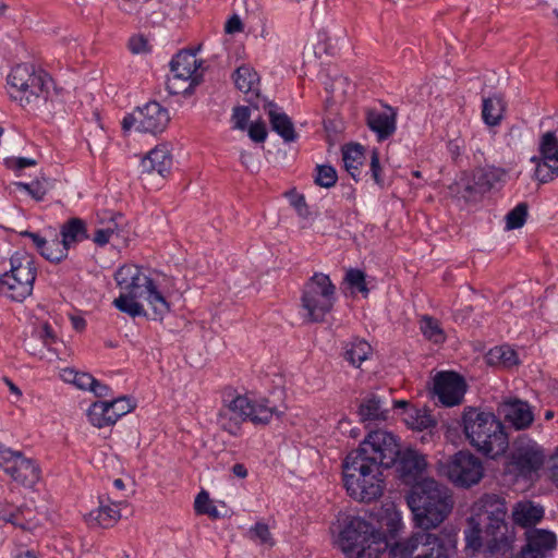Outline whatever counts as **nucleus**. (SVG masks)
Returning a JSON list of instances; mask_svg holds the SVG:
<instances>
[{
    "label": "nucleus",
    "instance_id": "1",
    "mask_svg": "<svg viewBox=\"0 0 558 558\" xmlns=\"http://www.w3.org/2000/svg\"><path fill=\"white\" fill-rule=\"evenodd\" d=\"M408 505L413 512L415 524L422 530H430L449 515L453 508V499L446 486L433 478H423L412 486Z\"/></svg>",
    "mask_w": 558,
    "mask_h": 558
},
{
    "label": "nucleus",
    "instance_id": "2",
    "mask_svg": "<svg viewBox=\"0 0 558 558\" xmlns=\"http://www.w3.org/2000/svg\"><path fill=\"white\" fill-rule=\"evenodd\" d=\"M462 422L465 438L476 451L490 459L506 453L508 435L494 413L469 408L463 412Z\"/></svg>",
    "mask_w": 558,
    "mask_h": 558
},
{
    "label": "nucleus",
    "instance_id": "3",
    "mask_svg": "<svg viewBox=\"0 0 558 558\" xmlns=\"http://www.w3.org/2000/svg\"><path fill=\"white\" fill-rule=\"evenodd\" d=\"M10 98L23 108L38 110L52 102L51 77L37 71L34 64L21 63L12 68L7 78Z\"/></svg>",
    "mask_w": 558,
    "mask_h": 558
},
{
    "label": "nucleus",
    "instance_id": "4",
    "mask_svg": "<svg viewBox=\"0 0 558 558\" xmlns=\"http://www.w3.org/2000/svg\"><path fill=\"white\" fill-rule=\"evenodd\" d=\"M383 466L350 452L342 463V478L350 497L371 502L381 497L385 489Z\"/></svg>",
    "mask_w": 558,
    "mask_h": 558
},
{
    "label": "nucleus",
    "instance_id": "5",
    "mask_svg": "<svg viewBox=\"0 0 558 558\" xmlns=\"http://www.w3.org/2000/svg\"><path fill=\"white\" fill-rule=\"evenodd\" d=\"M338 544L350 558H378L388 548L386 535L360 517L344 520Z\"/></svg>",
    "mask_w": 558,
    "mask_h": 558
},
{
    "label": "nucleus",
    "instance_id": "6",
    "mask_svg": "<svg viewBox=\"0 0 558 558\" xmlns=\"http://www.w3.org/2000/svg\"><path fill=\"white\" fill-rule=\"evenodd\" d=\"M277 413L267 401L253 402L246 396L238 395L225 404L218 412L217 424L230 435L240 434L242 423L250 420L254 424H268Z\"/></svg>",
    "mask_w": 558,
    "mask_h": 558
},
{
    "label": "nucleus",
    "instance_id": "7",
    "mask_svg": "<svg viewBox=\"0 0 558 558\" xmlns=\"http://www.w3.org/2000/svg\"><path fill=\"white\" fill-rule=\"evenodd\" d=\"M482 506L487 514L485 539L490 555H505L511 549L513 536L505 521L507 507L505 499L496 494H486Z\"/></svg>",
    "mask_w": 558,
    "mask_h": 558
},
{
    "label": "nucleus",
    "instance_id": "8",
    "mask_svg": "<svg viewBox=\"0 0 558 558\" xmlns=\"http://www.w3.org/2000/svg\"><path fill=\"white\" fill-rule=\"evenodd\" d=\"M11 268L0 277V291L9 299L22 302L34 289L37 268L32 255L15 252L10 258Z\"/></svg>",
    "mask_w": 558,
    "mask_h": 558
},
{
    "label": "nucleus",
    "instance_id": "9",
    "mask_svg": "<svg viewBox=\"0 0 558 558\" xmlns=\"http://www.w3.org/2000/svg\"><path fill=\"white\" fill-rule=\"evenodd\" d=\"M336 302V287L329 276L315 272L304 284L301 298L302 308L311 323L324 322Z\"/></svg>",
    "mask_w": 558,
    "mask_h": 558
},
{
    "label": "nucleus",
    "instance_id": "10",
    "mask_svg": "<svg viewBox=\"0 0 558 558\" xmlns=\"http://www.w3.org/2000/svg\"><path fill=\"white\" fill-rule=\"evenodd\" d=\"M437 471L454 486L469 488L484 475L482 461L469 451H459L445 461H438Z\"/></svg>",
    "mask_w": 558,
    "mask_h": 558
},
{
    "label": "nucleus",
    "instance_id": "11",
    "mask_svg": "<svg viewBox=\"0 0 558 558\" xmlns=\"http://www.w3.org/2000/svg\"><path fill=\"white\" fill-rule=\"evenodd\" d=\"M352 452L360 453L361 457L388 469L396 464L400 454V445L392 433L385 429H375L371 430L359 448Z\"/></svg>",
    "mask_w": 558,
    "mask_h": 558
},
{
    "label": "nucleus",
    "instance_id": "12",
    "mask_svg": "<svg viewBox=\"0 0 558 558\" xmlns=\"http://www.w3.org/2000/svg\"><path fill=\"white\" fill-rule=\"evenodd\" d=\"M545 459L546 453L541 445L531 438L519 437L513 442L508 468L518 476L531 478L543 468Z\"/></svg>",
    "mask_w": 558,
    "mask_h": 558
},
{
    "label": "nucleus",
    "instance_id": "13",
    "mask_svg": "<svg viewBox=\"0 0 558 558\" xmlns=\"http://www.w3.org/2000/svg\"><path fill=\"white\" fill-rule=\"evenodd\" d=\"M170 65L172 75L167 81L169 93L172 95L191 94L202 77L197 72L199 64L196 54L191 51H180L172 59Z\"/></svg>",
    "mask_w": 558,
    "mask_h": 558
},
{
    "label": "nucleus",
    "instance_id": "14",
    "mask_svg": "<svg viewBox=\"0 0 558 558\" xmlns=\"http://www.w3.org/2000/svg\"><path fill=\"white\" fill-rule=\"evenodd\" d=\"M170 121L168 110L157 101L147 102L122 120V130L129 132L133 126L138 132L157 134L162 132Z\"/></svg>",
    "mask_w": 558,
    "mask_h": 558
},
{
    "label": "nucleus",
    "instance_id": "15",
    "mask_svg": "<svg viewBox=\"0 0 558 558\" xmlns=\"http://www.w3.org/2000/svg\"><path fill=\"white\" fill-rule=\"evenodd\" d=\"M0 468L14 482L25 487L34 486L40 477V470L34 460L24 457L21 451L10 448L0 449Z\"/></svg>",
    "mask_w": 558,
    "mask_h": 558
},
{
    "label": "nucleus",
    "instance_id": "16",
    "mask_svg": "<svg viewBox=\"0 0 558 558\" xmlns=\"http://www.w3.org/2000/svg\"><path fill=\"white\" fill-rule=\"evenodd\" d=\"M122 294H129L133 298H143L146 300L155 313V319L161 318L170 311V305L165 296L157 290L151 278L143 274L141 270L137 276L128 281L121 289Z\"/></svg>",
    "mask_w": 558,
    "mask_h": 558
},
{
    "label": "nucleus",
    "instance_id": "17",
    "mask_svg": "<svg viewBox=\"0 0 558 558\" xmlns=\"http://www.w3.org/2000/svg\"><path fill=\"white\" fill-rule=\"evenodd\" d=\"M135 408V402L129 397H120L112 401H97L88 409L89 422L98 427L113 425L121 416L130 413Z\"/></svg>",
    "mask_w": 558,
    "mask_h": 558
},
{
    "label": "nucleus",
    "instance_id": "18",
    "mask_svg": "<svg viewBox=\"0 0 558 558\" xmlns=\"http://www.w3.org/2000/svg\"><path fill=\"white\" fill-rule=\"evenodd\" d=\"M541 157H533L536 163L535 177L542 183H547L558 177V141L554 133L543 135L539 145Z\"/></svg>",
    "mask_w": 558,
    "mask_h": 558
},
{
    "label": "nucleus",
    "instance_id": "19",
    "mask_svg": "<svg viewBox=\"0 0 558 558\" xmlns=\"http://www.w3.org/2000/svg\"><path fill=\"white\" fill-rule=\"evenodd\" d=\"M465 389L464 378L454 372H439L434 378V395L445 407L460 404Z\"/></svg>",
    "mask_w": 558,
    "mask_h": 558
},
{
    "label": "nucleus",
    "instance_id": "20",
    "mask_svg": "<svg viewBox=\"0 0 558 558\" xmlns=\"http://www.w3.org/2000/svg\"><path fill=\"white\" fill-rule=\"evenodd\" d=\"M396 463L399 477L408 485L416 482L427 465L425 457L413 449L400 450Z\"/></svg>",
    "mask_w": 558,
    "mask_h": 558
},
{
    "label": "nucleus",
    "instance_id": "21",
    "mask_svg": "<svg viewBox=\"0 0 558 558\" xmlns=\"http://www.w3.org/2000/svg\"><path fill=\"white\" fill-rule=\"evenodd\" d=\"M396 110L390 106H385L383 110H368L366 123L376 133L379 141H385L396 132Z\"/></svg>",
    "mask_w": 558,
    "mask_h": 558
},
{
    "label": "nucleus",
    "instance_id": "22",
    "mask_svg": "<svg viewBox=\"0 0 558 558\" xmlns=\"http://www.w3.org/2000/svg\"><path fill=\"white\" fill-rule=\"evenodd\" d=\"M141 166L143 172H157L159 175L166 177L172 167V155L168 145H157L142 159Z\"/></svg>",
    "mask_w": 558,
    "mask_h": 558
},
{
    "label": "nucleus",
    "instance_id": "23",
    "mask_svg": "<svg viewBox=\"0 0 558 558\" xmlns=\"http://www.w3.org/2000/svg\"><path fill=\"white\" fill-rule=\"evenodd\" d=\"M505 420L515 429H525L534 421V414L527 402L521 400L506 401L501 404Z\"/></svg>",
    "mask_w": 558,
    "mask_h": 558
},
{
    "label": "nucleus",
    "instance_id": "24",
    "mask_svg": "<svg viewBox=\"0 0 558 558\" xmlns=\"http://www.w3.org/2000/svg\"><path fill=\"white\" fill-rule=\"evenodd\" d=\"M388 402L376 393L367 395L359 407L362 422H383L388 418Z\"/></svg>",
    "mask_w": 558,
    "mask_h": 558
},
{
    "label": "nucleus",
    "instance_id": "25",
    "mask_svg": "<svg viewBox=\"0 0 558 558\" xmlns=\"http://www.w3.org/2000/svg\"><path fill=\"white\" fill-rule=\"evenodd\" d=\"M267 114L272 131H275L286 143H292L298 140L292 120L282 112L276 104L267 105Z\"/></svg>",
    "mask_w": 558,
    "mask_h": 558
},
{
    "label": "nucleus",
    "instance_id": "26",
    "mask_svg": "<svg viewBox=\"0 0 558 558\" xmlns=\"http://www.w3.org/2000/svg\"><path fill=\"white\" fill-rule=\"evenodd\" d=\"M543 518V507L536 506L530 500L518 502L512 510V520L514 524L526 530L535 527Z\"/></svg>",
    "mask_w": 558,
    "mask_h": 558
},
{
    "label": "nucleus",
    "instance_id": "27",
    "mask_svg": "<svg viewBox=\"0 0 558 558\" xmlns=\"http://www.w3.org/2000/svg\"><path fill=\"white\" fill-rule=\"evenodd\" d=\"M428 539L422 542L416 558H452L453 548L449 539L427 532Z\"/></svg>",
    "mask_w": 558,
    "mask_h": 558
},
{
    "label": "nucleus",
    "instance_id": "28",
    "mask_svg": "<svg viewBox=\"0 0 558 558\" xmlns=\"http://www.w3.org/2000/svg\"><path fill=\"white\" fill-rule=\"evenodd\" d=\"M428 539L427 530L413 533L410 537L397 542L389 549L390 558H416V554L421 551L420 547Z\"/></svg>",
    "mask_w": 558,
    "mask_h": 558
},
{
    "label": "nucleus",
    "instance_id": "29",
    "mask_svg": "<svg viewBox=\"0 0 558 558\" xmlns=\"http://www.w3.org/2000/svg\"><path fill=\"white\" fill-rule=\"evenodd\" d=\"M506 171L494 166L474 170L472 181L477 185V193L484 194L505 181Z\"/></svg>",
    "mask_w": 558,
    "mask_h": 558
},
{
    "label": "nucleus",
    "instance_id": "30",
    "mask_svg": "<svg viewBox=\"0 0 558 558\" xmlns=\"http://www.w3.org/2000/svg\"><path fill=\"white\" fill-rule=\"evenodd\" d=\"M342 160L347 172L357 181L365 160L364 147L360 144L345 145L342 148Z\"/></svg>",
    "mask_w": 558,
    "mask_h": 558
},
{
    "label": "nucleus",
    "instance_id": "31",
    "mask_svg": "<svg viewBox=\"0 0 558 558\" xmlns=\"http://www.w3.org/2000/svg\"><path fill=\"white\" fill-rule=\"evenodd\" d=\"M121 518L120 510L116 505H102L92 510L86 515V521L90 525L100 526V527H111L113 526Z\"/></svg>",
    "mask_w": 558,
    "mask_h": 558
},
{
    "label": "nucleus",
    "instance_id": "32",
    "mask_svg": "<svg viewBox=\"0 0 558 558\" xmlns=\"http://www.w3.org/2000/svg\"><path fill=\"white\" fill-rule=\"evenodd\" d=\"M60 234L62 236L60 241L66 247V251L72 245L88 238L85 222L80 218H71L62 225Z\"/></svg>",
    "mask_w": 558,
    "mask_h": 558
},
{
    "label": "nucleus",
    "instance_id": "33",
    "mask_svg": "<svg viewBox=\"0 0 558 558\" xmlns=\"http://www.w3.org/2000/svg\"><path fill=\"white\" fill-rule=\"evenodd\" d=\"M506 102L501 96L494 95L483 99L482 118L489 126L500 124L504 119Z\"/></svg>",
    "mask_w": 558,
    "mask_h": 558
},
{
    "label": "nucleus",
    "instance_id": "34",
    "mask_svg": "<svg viewBox=\"0 0 558 558\" xmlns=\"http://www.w3.org/2000/svg\"><path fill=\"white\" fill-rule=\"evenodd\" d=\"M234 84L239 90L258 96L259 76L252 68L239 66L234 72Z\"/></svg>",
    "mask_w": 558,
    "mask_h": 558
},
{
    "label": "nucleus",
    "instance_id": "35",
    "mask_svg": "<svg viewBox=\"0 0 558 558\" xmlns=\"http://www.w3.org/2000/svg\"><path fill=\"white\" fill-rule=\"evenodd\" d=\"M371 350V345L365 340L356 339L344 347V359L359 367L367 359Z\"/></svg>",
    "mask_w": 558,
    "mask_h": 558
},
{
    "label": "nucleus",
    "instance_id": "36",
    "mask_svg": "<svg viewBox=\"0 0 558 558\" xmlns=\"http://www.w3.org/2000/svg\"><path fill=\"white\" fill-rule=\"evenodd\" d=\"M38 252L44 258L51 263H60L68 256L66 247L59 240L58 235H54L50 241L47 240Z\"/></svg>",
    "mask_w": 558,
    "mask_h": 558
},
{
    "label": "nucleus",
    "instance_id": "37",
    "mask_svg": "<svg viewBox=\"0 0 558 558\" xmlns=\"http://www.w3.org/2000/svg\"><path fill=\"white\" fill-rule=\"evenodd\" d=\"M465 542L466 547L473 549L474 551L480 550L483 546L485 550L489 553L486 539H485V531L482 534V530L480 527V523L475 521L474 518L469 520V529L465 530Z\"/></svg>",
    "mask_w": 558,
    "mask_h": 558
},
{
    "label": "nucleus",
    "instance_id": "38",
    "mask_svg": "<svg viewBox=\"0 0 558 558\" xmlns=\"http://www.w3.org/2000/svg\"><path fill=\"white\" fill-rule=\"evenodd\" d=\"M138 298H133L129 294H120L113 301V305L122 313L129 314L131 317L144 316L146 312L141 303L136 300Z\"/></svg>",
    "mask_w": 558,
    "mask_h": 558
},
{
    "label": "nucleus",
    "instance_id": "39",
    "mask_svg": "<svg viewBox=\"0 0 558 558\" xmlns=\"http://www.w3.org/2000/svg\"><path fill=\"white\" fill-rule=\"evenodd\" d=\"M407 424L416 430H424L435 425L433 416L426 410L412 409L407 417Z\"/></svg>",
    "mask_w": 558,
    "mask_h": 558
},
{
    "label": "nucleus",
    "instance_id": "40",
    "mask_svg": "<svg viewBox=\"0 0 558 558\" xmlns=\"http://www.w3.org/2000/svg\"><path fill=\"white\" fill-rule=\"evenodd\" d=\"M420 328L423 335L435 343H440L445 340V333L440 328L439 322L430 316H424L421 319Z\"/></svg>",
    "mask_w": 558,
    "mask_h": 558
},
{
    "label": "nucleus",
    "instance_id": "41",
    "mask_svg": "<svg viewBox=\"0 0 558 558\" xmlns=\"http://www.w3.org/2000/svg\"><path fill=\"white\" fill-rule=\"evenodd\" d=\"M529 206L526 203H519L506 215V229L513 230L522 228L526 221Z\"/></svg>",
    "mask_w": 558,
    "mask_h": 558
},
{
    "label": "nucleus",
    "instance_id": "42",
    "mask_svg": "<svg viewBox=\"0 0 558 558\" xmlns=\"http://www.w3.org/2000/svg\"><path fill=\"white\" fill-rule=\"evenodd\" d=\"M15 185L20 191L27 192L37 202L43 201L50 189V184L45 178H43V180H36L32 183L17 182Z\"/></svg>",
    "mask_w": 558,
    "mask_h": 558
},
{
    "label": "nucleus",
    "instance_id": "43",
    "mask_svg": "<svg viewBox=\"0 0 558 558\" xmlns=\"http://www.w3.org/2000/svg\"><path fill=\"white\" fill-rule=\"evenodd\" d=\"M489 363L499 362L505 366H512L518 363V356L514 350L509 347H496L488 353Z\"/></svg>",
    "mask_w": 558,
    "mask_h": 558
},
{
    "label": "nucleus",
    "instance_id": "44",
    "mask_svg": "<svg viewBox=\"0 0 558 558\" xmlns=\"http://www.w3.org/2000/svg\"><path fill=\"white\" fill-rule=\"evenodd\" d=\"M338 180L337 171L329 165H318L316 167L315 183L322 187L329 189Z\"/></svg>",
    "mask_w": 558,
    "mask_h": 558
},
{
    "label": "nucleus",
    "instance_id": "45",
    "mask_svg": "<svg viewBox=\"0 0 558 558\" xmlns=\"http://www.w3.org/2000/svg\"><path fill=\"white\" fill-rule=\"evenodd\" d=\"M250 538L258 541L260 544L268 545L270 547L275 545L269 526L263 522H257L250 529Z\"/></svg>",
    "mask_w": 558,
    "mask_h": 558
},
{
    "label": "nucleus",
    "instance_id": "46",
    "mask_svg": "<svg viewBox=\"0 0 558 558\" xmlns=\"http://www.w3.org/2000/svg\"><path fill=\"white\" fill-rule=\"evenodd\" d=\"M19 513L20 509L17 507L0 498V520L5 523H12L13 525L24 527L17 519Z\"/></svg>",
    "mask_w": 558,
    "mask_h": 558
},
{
    "label": "nucleus",
    "instance_id": "47",
    "mask_svg": "<svg viewBox=\"0 0 558 558\" xmlns=\"http://www.w3.org/2000/svg\"><path fill=\"white\" fill-rule=\"evenodd\" d=\"M141 271V268L136 265H123L121 266L114 274V279L117 281V284L120 289H122L128 281L134 278V276H137Z\"/></svg>",
    "mask_w": 558,
    "mask_h": 558
},
{
    "label": "nucleus",
    "instance_id": "48",
    "mask_svg": "<svg viewBox=\"0 0 558 558\" xmlns=\"http://www.w3.org/2000/svg\"><path fill=\"white\" fill-rule=\"evenodd\" d=\"M457 194L460 195L464 201L470 202L476 199L478 196L483 194L477 193V185L473 181V183L469 181L461 180L456 183Z\"/></svg>",
    "mask_w": 558,
    "mask_h": 558
},
{
    "label": "nucleus",
    "instance_id": "49",
    "mask_svg": "<svg viewBox=\"0 0 558 558\" xmlns=\"http://www.w3.org/2000/svg\"><path fill=\"white\" fill-rule=\"evenodd\" d=\"M347 281L353 288H356L361 293L367 295L368 289L365 282V274L359 269H350L345 276Z\"/></svg>",
    "mask_w": 558,
    "mask_h": 558
},
{
    "label": "nucleus",
    "instance_id": "50",
    "mask_svg": "<svg viewBox=\"0 0 558 558\" xmlns=\"http://www.w3.org/2000/svg\"><path fill=\"white\" fill-rule=\"evenodd\" d=\"M369 170L372 173V178L374 179L375 183L379 186L384 185V178L381 175V166L379 162V154L376 149L372 151L371 155V163H369Z\"/></svg>",
    "mask_w": 558,
    "mask_h": 558
},
{
    "label": "nucleus",
    "instance_id": "51",
    "mask_svg": "<svg viewBox=\"0 0 558 558\" xmlns=\"http://www.w3.org/2000/svg\"><path fill=\"white\" fill-rule=\"evenodd\" d=\"M37 165V160L26 157H12L5 159V166L14 171H20L26 167H34Z\"/></svg>",
    "mask_w": 558,
    "mask_h": 558
},
{
    "label": "nucleus",
    "instance_id": "52",
    "mask_svg": "<svg viewBox=\"0 0 558 558\" xmlns=\"http://www.w3.org/2000/svg\"><path fill=\"white\" fill-rule=\"evenodd\" d=\"M290 203L301 218L307 219L310 217L311 211L303 195H293Z\"/></svg>",
    "mask_w": 558,
    "mask_h": 558
},
{
    "label": "nucleus",
    "instance_id": "53",
    "mask_svg": "<svg viewBox=\"0 0 558 558\" xmlns=\"http://www.w3.org/2000/svg\"><path fill=\"white\" fill-rule=\"evenodd\" d=\"M250 119V110L247 107H236L233 110L232 120L234 128L244 130Z\"/></svg>",
    "mask_w": 558,
    "mask_h": 558
},
{
    "label": "nucleus",
    "instance_id": "54",
    "mask_svg": "<svg viewBox=\"0 0 558 558\" xmlns=\"http://www.w3.org/2000/svg\"><path fill=\"white\" fill-rule=\"evenodd\" d=\"M248 136L256 143L265 142L267 137V130L264 122H254L248 129Z\"/></svg>",
    "mask_w": 558,
    "mask_h": 558
},
{
    "label": "nucleus",
    "instance_id": "55",
    "mask_svg": "<svg viewBox=\"0 0 558 558\" xmlns=\"http://www.w3.org/2000/svg\"><path fill=\"white\" fill-rule=\"evenodd\" d=\"M96 384V378H94L88 373H80L77 372V376L74 385L82 390H90L92 386Z\"/></svg>",
    "mask_w": 558,
    "mask_h": 558
},
{
    "label": "nucleus",
    "instance_id": "56",
    "mask_svg": "<svg viewBox=\"0 0 558 558\" xmlns=\"http://www.w3.org/2000/svg\"><path fill=\"white\" fill-rule=\"evenodd\" d=\"M112 236V229L101 227L96 230L93 240L96 244L102 246L106 245Z\"/></svg>",
    "mask_w": 558,
    "mask_h": 558
},
{
    "label": "nucleus",
    "instance_id": "57",
    "mask_svg": "<svg viewBox=\"0 0 558 558\" xmlns=\"http://www.w3.org/2000/svg\"><path fill=\"white\" fill-rule=\"evenodd\" d=\"M209 505H211V501L209 499V495L207 492L205 490H202L195 498V501H194V509L196 511L197 514L202 513L203 510L206 509V507H208Z\"/></svg>",
    "mask_w": 558,
    "mask_h": 558
},
{
    "label": "nucleus",
    "instance_id": "58",
    "mask_svg": "<svg viewBox=\"0 0 558 558\" xmlns=\"http://www.w3.org/2000/svg\"><path fill=\"white\" fill-rule=\"evenodd\" d=\"M122 221L123 216L121 214H109V221L104 228H110L112 229V235H119Z\"/></svg>",
    "mask_w": 558,
    "mask_h": 558
},
{
    "label": "nucleus",
    "instance_id": "59",
    "mask_svg": "<svg viewBox=\"0 0 558 558\" xmlns=\"http://www.w3.org/2000/svg\"><path fill=\"white\" fill-rule=\"evenodd\" d=\"M39 338L43 340L46 347H50L56 341V336L52 331V328L45 324L41 329L38 331Z\"/></svg>",
    "mask_w": 558,
    "mask_h": 558
},
{
    "label": "nucleus",
    "instance_id": "60",
    "mask_svg": "<svg viewBox=\"0 0 558 558\" xmlns=\"http://www.w3.org/2000/svg\"><path fill=\"white\" fill-rule=\"evenodd\" d=\"M243 29V24L241 19L238 15L231 16L226 25H225V32L227 34H234L238 32H241Z\"/></svg>",
    "mask_w": 558,
    "mask_h": 558
},
{
    "label": "nucleus",
    "instance_id": "61",
    "mask_svg": "<svg viewBox=\"0 0 558 558\" xmlns=\"http://www.w3.org/2000/svg\"><path fill=\"white\" fill-rule=\"evenodd\" d=\"M147 41L143 37H132L129 40V48L133 53H140L145 51Z\"/></svg>",
    "mask_w": 558,
    "mask_h": 558
},
{
    "label": "nucleus",
    "instance_id": "62",
    "mask_svg": "<svg viewBox=\"0 0 558 558\" xmlns=\"http://www.w3.org/2000/svg\"><path fill=\"white\" fill-rule=\"evenodd\" d=\"M21 235L22 236H26V238H29L34 244V246L36 247V250L38 251L40 248V246H43L45 244V242L47 241L46 238L41 236L40 234L38 233H35V232H31V231H23L21 232Z\"/></svg>",
    "mask_w": 558,
    "mask_h": 558
},
{
    "label": "nucleus",
    "instance_id": "63",
    "mask_svg": "<svg viewBox=\"0 0 558 558\" xmlns=\"http://www.w3.org/2000/svg\"><path fill=\"white\" fill-rule=\"evenodd\" d=\"M90 391H93L96 397L101 398L108 396L109 387L96 379V384L92 386Z\"/></svg>",
    "mask_w": 558,
    "mask_h": 558
},
{
    "label": "nucleus",
    "instance_id": "64",
    "mask_svg": "<svg viewBox=\"0 0 558 558\" xmlns=\"http://www.w3.org/2000/svg\"><path fill=\"white\" fill-rule=\"evenodd\" d=\"M76 376H77V372L75 369H73V368H64L61 372V378L65 383H71V384L74 385Z\"/></svg>",
    "mask_w": 558,
    "mask_h": 558
}]
</instances>
